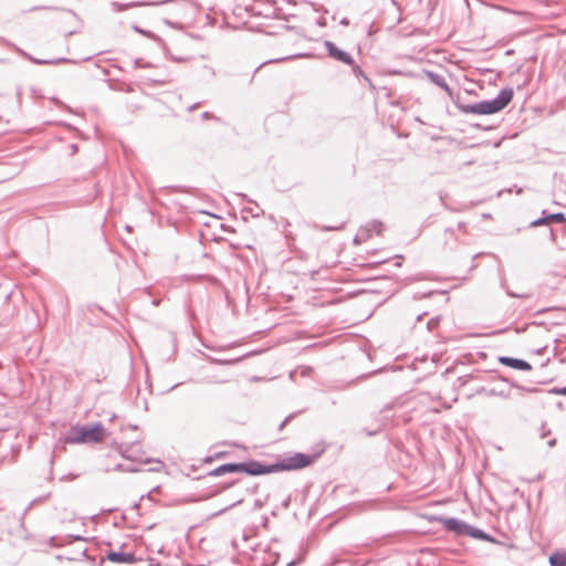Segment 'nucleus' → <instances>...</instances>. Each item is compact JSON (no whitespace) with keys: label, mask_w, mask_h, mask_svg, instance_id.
Instances as JSON below:
<instances>
[{"label":"nucleus","mask_w":566,"mask_h":566,"mask_svg":"<svg viewBox=\"0 0 566 566\" xmlns=\"http://www.w3.org/2000/svg\"><path fill=\"white\" fill-rule=\"evenodd\" d=\"M315 461V457L304 453H296L283 461L265 465L258 461H249L244 463L222 464L212 471L213 475H223L226 473L243 472L249 475H263L281 471L300 470L311 465Z\"/></svg>","instance_id":"f257e3e1"},{"label":"nucleus","mask_w":566,"mask_h":566,"mask_svg":"<svg viewBox=\"0 0 566 566\" xmlns=\"http://www.w3.org/2000/svg\"><path fill=\"white\" fill-rule=\"evenodd\" d=\"M513 98V91L505 88L500 92L496 98L483 101L464 107L465 113L478 115H490L502 111Z\"/></svg>","instance_id":"f03ea898"},{"label":"nucleus","mask_w":566,"mask_h":566,"mask_svg":"<svg viewBox=\"0 0 566 566\" xmlns=\"http://www.w3.org/2000/svg\"><path fill=\"white\" fill-rule=\"evenodd\" d=\"M106 437V431L101 422L91 427L76 426L71 429L70 441L73 443H99Z\"/></svg>","instance_id":"7ed1b4c3"},{"label":"nucleus","mask_w":566,"mask_h":566,"mask_svg":"<svg viewBox=\"0 0 566 566\" xmlns=\"http://www.w3.org/2000/svg\"><path fill=\"white\" fill-rule=\"evenodd\" d=\"M382 232V224L378 221H371L366 226L359 228L357 231L354 242L356 244H361L367 242L374 235H380Z\"/></svg>","instance_id":"20e7f679"},{"label":"nucleus","mask_w":566,"mask_h":566,"mask_svg":"<svg viewBox=\"0 0 566 566\" xmlns=\"http://www.w3.org/2000/svg\"><path fill=\"white\" fill-rule=\"evenodd\" d=\"M444 527L449 531H453L458 534H470L473 537L481 538L483 537L480 531H472L470 526L465 523L455 520V518H444L442 520Z\"/></svg>","instance_id":"39448f33"},{"label":"nucleus","mask_w":566,"mask_h":566,"mask_svg":"<svg viewBox=\"0 0 566 566\" xmlns=\"http://www.w3.org/2000/svg\"><path fill=\"white\" fill-rule=\"evenodd\" d=\"M499 363L506 367L513 368V369H518V370H524V371H530L532 369L531 364H528L525 360L517 359V358L502 356V357H499Z\"/></svg>","instance_id":"423d86ee"},{"label":"nucleus","mask_w":566,"mask_h":566,"mask_svg":"<svg viewBox=\"0 0 566 566\" xmlns=\"http://www.w3.org/2000/svg\"><path fill=\"white\" fill-rule=\"evenodd\" d=\"M107 558L113 563H127L132 564L135 562V557L133 554L123 553V552H111L107 555Z\"/></svg>","instance_id":"0eeeda50"},{"label":"nucleus","mask_w":566,"mask_h":566,"mask_svg":"<svg viewBox=\"0 0 566 566\" xmlns=\"http://www.w3.org/2000/svg\"><path fill=\"white\" fill-rule=\"evenodd\" d=\"M329 52H331V54L335 59H337V60H339V61H342L344 63H347V64H352L353 63L352 56L348 53H346V52H343V51H340V50H338L336 48H331Z\"/></svg>","instance_id":"6e6552de"},{"label":"nucleus","mask_w":566,"mask_h":566,"mask_svg":"<svg viewBox=\"0 0 566 566\" xmlns=\"http://www.w3.org/2000/svg\"><path fill=\"white\" fill-rule=\"evenodd\" d=\"M549 563L552 566H566V554L565 553H555L549 557Z\"/></svg>","instance_id":"1a4fd4ad"},{"label":"nucleus","mask_w":566,"mask_h":566,"mask_svg":"<svg viewBox=\"0 0 566 566\" xmlns=\"http://www.w3.org/2000/svg\"><path fill=\"white\" fill-rule=\"evenodd\" d=\"M546 221L547 223H552V222H556V223H563L566 221V217L564 216V213H553V214H549L546 217Z\"/></svg>","instance_id":"9d476101"},{"label":"nucleus","mask_w":566,"mask_h":566,"mask_svg":"<svg viewBox=\"0 0 566 566\" xmlns=\"http://www.w3.org/2000/svg\"><path fill=\"white\" fill-rule=\"evenodd\" d=\"M544 224H548L546 221V217L532 222V226H534V227L544 226Z\"/></svg>","instance_id":"9b49d317"},{"label":"nucleus","mask_w":566,"mask_h":566,"mask_svg":"<svg viewBox=\"0 0 566 566\" xmlns=\"http://www.w3.org/2000/svg\"><path fill=\"white\" fill-rule=\"evenodd\" d=\"M555 392L558 394V395L566 396V387H564L562 389H558V390H555Z\"/></svg>","instance_id":"f8f14e48"}]
</instances>
